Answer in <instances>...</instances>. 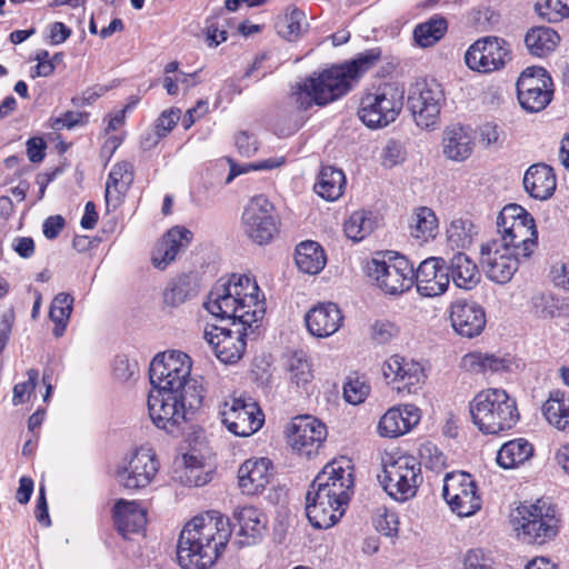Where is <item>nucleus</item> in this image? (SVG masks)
<instances>
[{
  "label": "nucleus",
  "mask_w": 569,
  "mask_h": 569,
  "mask_svg": "<svg viewBox=\"0 0 569 569\" xmlns=\"http://www.w3.org/2000/svg\"><path fill=\"white\" fill-rule=\"evenodd\" d=\"M417 291L423 297L442 295L450 282L445 259L430 257L423 260L413 271Z\"/></svg>",
  "instance_id": "obj_21"
},
{
  "label": "nucleus",
  "mask_w": 569,
  "mask_h": 569,
  "mask_svg": "<svg viewBox=\"0 0 569 569\" xmlns=\"http://www.w3.org/2000/svg\"><path fill=\"white\" fill-rule=\"evenodd\" d=\"M366 272L386 295H401L413 284V266L403 256L373 258L367 262Z\"/></svg>",
  "instance_id": "obj_12"
},
{
  "label": "nucleus",
  "mask_w": 569,
  "mask_h": 569,
  "mask_svg": "<svg viewBox=\"0 0 569 569\" xmlns=\"http://www.w3.org/2000/svg\"><path fill=\"white\" fill-rule=\"evenodd\" d=\"M231 536L230 520L211 510L191 519L181 530L177 559L182 569H208L224 550Z\"/></svg>",
  "instance_id": "obj_3"
},
{
  "label": "nucleus",
  "mask_w": 569,
  "mask_h": 569,
  "mask_svg": "<svg viewBox=\"0 0 569 569\" xmlns=\"http://www.w3.org/2000/svg\"><path fill=\"white\" fill-rule=\"evenodd\" d=\"M228 162L230 164V171L226 179V183H230L236 177L249 172L251 170H269L279 167L282 164V160L277 159H268L263 161H259L257 163H250L244 166H238L233 162V160L228 159Z\"/></svg>",
  "instance_id": "obj_50"
},
{
  "label": "nucleus",
  "mask_w": 569,
  "mask_h": 569,
  "mask_svg": "<svg viewBox=\"0 0 569 569\" xmlns=\"http://www.w3.org/2000/svg\"><path fill=\"white\" fill-rule=\"evenodd\" d=\"M379 57L380 52L372 49L360 53L350 62L332 66L298 83L291 97L301 109H308L312 104L326 106L345 96L351 89L352 82L371 68Z\"/></svg>",
  "instance_id": "obj_5"
},
{
  "label": "nucleus",
  "mask_w": 569,
  "mask_h": 569,
  "mask_svg": "<svg viewBox=\"0 0 569 569\" xmlns=\"http://www.w3.org/2000/svg\"><path fill=\"white\" fill-rule=\"evenodd\" d=\"M510 60L508 42L499 37H483L473 42L465 53L469 69L489 73L505 67Z\"/></svg>",
  "instance_id": "obj_16"
},
{
  "label": "nucleus",
  "mask_w": 569,
  "mask_h": 569,
  "mask_svg": "<svg viewBox=\"0 0 569 569\" xmlns=\"http://www.w3.org/2000/svg\"><path fill=\"white\" fill-rule=\"evenodd\" d=\"M438 233V219L435 212L420 207L413 211L410 221V234L420 243L433 239Z\"/></svg>",
  "instance_id": "obj_39"
},
{
  "label": "nucleus",
  "mask_w": 569,
  "mask_h": 569,
  "mask_svg": "<svg viewBox=\"0 0 569 569\" xmlns=\"http://www.w3.org/2000/svg\"><path fill=\"white\" fill-rule=\"evenodd\" d=\"M403 160L401 146L396 141H390L385 148L383 164L386 167H393Z\"/></svg>",
  "instance_id": "obj_63"
},
{
  "label": "nucleus",
  "mask_w": 569,
  "mask_h": 569,
  "mask_svg": "<svg viewBox=\"0 0 569 569\" xmlns=\"http://www.w3.org/2000/svg\"><path fill=\"white\" fill-rule=\"evenodd\" d=\"M533 456V446L523 438L510 440L501 446L497 462L503 469L516 468Z\"/></svg>",
  "instance_id": "obj_34"
},
{
  "label": "nucleus",
  "mask_w": 569,
  "mask_h": 569,
  "mask_svg": "<svg viewBox=\"0 0 569 569\" xmlns=\"http://www.w3.org/2000/svg\"><path fill=\"white\" fill-rule=\"evenodd\" d=\"M536 11L549 22H558L569 17V0H538Z\"/></svg>",
  "instance_id": "obj_48"
},
{
  "label": "nucleus",
  "mask_w": 569,
  "mask_h": 569,
  "mask_svg": "<svg viewBox=\"0 0 569 569\" xmlns=\"http://www.w3.org/2000/svg\"><path fill=\"white\" fill-rule=\"evenodd\" d=\"M204 308L220 319H231L236 330L211 326L203 331L222 363H236L246 350V329L263 318L264 301L259 299L257 282L246 274H232L228 282L217 283L208 295Z\"/></svg>",
  "instance_id": "obj_1"
},
{
  "label": "nucleus",
  "mask_w": 569,
  "mask_h": 569,
  "mask_svg": "<svg viewBox=\"0 0 569 569\" xmlns=\"http://www.w3.org/2000/svg\"><path fill=\"white\" fill-rule=\"evenodd\" d=\"M159 469L156 453L150 448L137 449L116 472L118 482L126 489L137 490L151 483Z\"/></svg>",
  "instance_id": "obj_17"
},
{
  "label": "nucleus",
  "mask_w": 569,
  "mask_h": 569,
  "mask_svg": "<svg viewBox=\"0 0 569 569\" xmlns=\"http://www.w3.org/2000/svg\"><path fill=\"white\" fill-rule=\"evenodd\" d=\"M385 491L397 501H407L422 482L420 463L412 456H401L383 465L380 479Z\"/></svg>",
  "instance_id": "obj_14"
},
{
  "label": "nucleus",
  "mask_w": 569,
  "mask_h": 569,
  "mask_svg": "<svg viewBox=\"0 0 569 569\" xmlns=\"http://www.w3.org/2000/svg\"><path fill=\"white\" fill-rule=\"evenodd\" d=\"M545 86H552V80L547 71L541 67H528L517 81V93L523 92L525 96H528V90Z\"/></svg>",
  "instance_id": "obj_46"
},
{
  "label": "nucleus",
  "mask_w": 569,
  "mask_h": 569,
  "mask_svg": "<svg viewBox=\"0 0 569 569\" xmlns=\"http://www.w3.org/2000/svg\"><path fill=\"white\" fill-rule=\"evenodd\" d=\"M552 86H545L541 88H535L533 90H528L525 96L523 92H519L518 100L520 106L529 111V112H539L543 110L552 99Z\"/></svg>",
  "instance_id": "obj_45"
},
{
  "label": "nucleus",
  "mask_w": 569,
  "mask_h": 569,
  "mask_svg": "<svg viewBox=\"0 0 569 569\" xmlns=\"http://www.w3.org/2000/svg\"><path fill=\"white\" fill-rule=\"evenodd\" d=\"M220 415L227 429L238 437L253 435L263 423V413L257 403L242 398L224 402Z\"/></svg>",
  "instance_id": "obj_18"
},
{
  "label": "nucleus",
  "mask_w": 569,
  "mask_h": 569,
  "mask_svg": "<svg viewBox=\"0 0 569 569\" xmlns=\"http://www.w3.org/2000/svg\"><path fill=\"white\" fill-rule=\"evenodd\" d=\"M177 256L178 253L174 249L161 239L153 251L152 262L157 268L163 269L168 263L173 261Z\"/></svg>",
  "instance_id": "obj_58"
},
{
  "label": "nucleus",
  "mask_w": 569,
  "mask_h": 569,
  "mask_svg": "<svg viewBox=\"0 0 569 569\" xmlns=\"http://www.w3.org/2000/svg\"><path fill=\"white\" fill-rule=\"evenodd\" d=\"M271 477V461L268 458L248 459L238 470L239 486L246 495L258 493Z\"/></svg>",
  "instance_id": "obj_27"
},
{
  "label": "nucleus",
  "mask_w": 569,
  "mask_h": 569,
  "mask_svg": "<svg viewBox=\"0 0 569 569\" xmlns=\"http://www.w3.org/2000/svg\"><path fill=\"white\" fill-rule=\"evenodd\" d=\"M191 358L177 350L157 355L150 363L149 376L151 385L160 391L186 393L187 387L196 385L199 395L204 397V387L198 378L191 377Z\"/></svg>",
  "instance_id": "obj_9"
},
{
  "label": "nucleus",
  "mask_w": 569,
  "mask_h": 569,
  "mask_svg": "<svg viewBox=\"0 0 569 569\" xmlns=\"http://www.w3.org/2000/svg\"><path fill=\"white\" fill-rule=\"evenodd\" d=\"M296 264L308 274L319 273L326 266V254L321 246L311 240L300 242L296 248Z\"/></svg>",
  "instance_id": "obj_33"
},
{
  "label": "nucleus",
  "mask_w": 569,
  "mask_h": 569,
  "mask_svg": "<svg viewBox=\"0 0 569 569\" xmlns=\"http://www.w3.org/2000/svg\"><path fill=\"white\" fill-rule=\"evenodd\" d=\"M512 365L509 358L481 352H471L462 358V366L476 373L509 371Z\"/></svg>",
  "instance_id": "obj_37"
},
{
  "label": "nucleus",
  "mask_w": 569,
  "mask_h": 569,
  "mask_svg": "<svg viewBox=\"0 0 569 569\" xmlns=\"http://www.w3.org/2000/svg\"><path fill=\"white\" fill-rule=\"evenodd\" d=\"M463 569H490L485 562L481 550H470L463 561Z\"/></svg>",
  "instance_id": "obj_64"
},
{
  "label": "nucleus",
  "mask_w": 569,
  "mask_h": 569,
  "mask_svg": "<svg viewBox=\"0 0 569 569\" xmlns=\"http://www.w3.org/2000/svg\"><path fill=\"white\" fill-rule=\"evenodd\" d=\"M449 278L460 289L471 290L480 281L477 264L463 252H457L447 266Z\"/></svg>",
  "instance_id": "obj_30"
},
{
  "label": "nucleus",
  "mask_w": 569,
  "mask_h": 569,
  "mask_svg": "<svg viewBox=\"0 0 569 569\" xmlns=\"http://www.w3.org/2000/svg\"><path fill=\"white\" fill-rule=\"evenodd\" d=\"M352 488L353 478L348 461L327 463L306 495V513L310 523L318 529L336 525L345 513Z\"/></svg>",
  "instance_id": "obj_4"
},
{
  "label": "nucleus",
  "mask_w": 569,
  "mask_h": 569,
  "mask_svg": "<svg viewBox=\"0 0 569 569\" xmlns=\"http://www.w3.org/2000/svg\"><path fill=\"white\" fill-rule=\"evenodd\" d=\"M343 316L336 303H319L305 316L308 331L317 338H327L339 330Z\"/></svg>",
  "instance_id": "obj_24"
},
{
  "label": "nucleus",
  "mask_w": 569,
  "mask_h": 569,
  "mask_svg": "<svg viewBox=\"0 0 569 569\" xmlns=\"http://www.w3.org/2000/svg\"><path fill=\"white\" fill-rule=\"evenodd\" d=\"M73 297L66 292H60L53 298L49 317L56 325L53 328L54 337L59 338L63 335L73 309Z\"/></svg>",
  "instance_id": "obj_41"
},
{
  "label": "nucleus",
  "mask_w": 569,
  "mask_h": 569,
  "mask_svg": "<svg viewBox=\"0 0 569 569\" xmlns=\"http://www.w3.org/2000/svg\"><path fill=\"white\" fill-rule=\"evenodd\" d=\"M28 380L21 383H17L13 387V397L12 402L14 406H18L20 403H23L28 396L34 390L39 372L37 369H29L28 372Z\"/></svg>",
  "instance_id": "obj_54"
},
{
  "label": "nucleus",
  "mask_w": 569,
  "mask_h": 569,
  "mask_svg": "<svg viewBox=\"0 0 569 569\" xmlns=\"http://www.w3.org/2000/svg\"><path fill=\"white\" fill-rule=\"evenodd\" d=\"M84 114L78 111H67L61 117L51 120V128L53 130H62L64 128L71 129L81 123Z\"/></svg>",
  "instance_id": "obj_61"
},
{
  "label": "nucleus",
  "mask_w": 569,
  "mask_h": 569,
  "mask_svg": "<svg viewBox=\"0 0 569 569\" xmlns=\"http://www.w3.org/2000/svg\"><path fill=\"white\" fill-rule=\"evenodd\" d=\"M445 102L442 87L435 80L419 79L408 90V109L421 129L433 130L439 126Z\"/></svg>",
  "instance_id": "obj_11"
},
{
  "label": "nucleus",
  "mask_w": 569,
  "mask_h": 569,
  "mask_svg": "<svg viewBox=\"0 0 569 569\" xmlns=\"http://www.w3.org/2000/svg\"><path fill=\"white\" fill-rule=\"evenodd\" d=\"M442 496L459 517H470L481 508L477 485L471 475L465 471H453L445 476Z\"/></svg>",
  "instance_id": "obj_15"
},
{
  "label": "nucleus",
  "mask_w": 569,
  "mask_h": 569,
  "mask_svg": "<svg viewBox=\"0 0 569 569\" xmlns=\"http://www.w3.org/2000/svg\"><path fill=\"white\" fill-rule=\"evenodd\" d=\"M286 432L291 448L306 457L316 453L327 438L326 426L312 416L295 417Z\"/></svg>",
  "instance_id": "obj_19"
},
{
  "label": "nucleus",
  "mask_w": 569,
  "mask_h": 569,
  "mask_svg": "<svg viewBox=\"0 0 569 569\" xmlns=\"http://www.w3.org/2000/svg\"><path fill=\"white\" fill-rule=\"evenodd\" d=\"M420 409L413 405L390 408L379 420L378 432L382 437L397 438L409 432L420 421Z\"/></svg>",
  "instance_id": "obj_23"
},
{
  "label": "nucleus",
  "mask_w": 569,
  "mask_h": 569,
  "mask_svg": "<svg viewBox=\"0 0 569 569\" xmlns=\"http://www.w3.org/2000/svg\"><path fill=\"white\" fill-rule=\"evenodd\" d=\"M241 226L244 236L256 244L270 243L279 233L280 221L274 206L264 196L253 197L246 206Z\"/></svg>",
  "instance_id": "obj_13"
},
{
  "label": "nucleus",
  "mask_w": 569,
  "mask_h": 569,
  "mask_svg": "<svg viewBox=\"0 0 569 569\" xmlns=\"http://www.w3.org/2000/svg\"><path fill=\"white\" fill-rule=\"evenodd\" d=\"M447 30V21L443 18L430 19L415 28L413 37L416 42L428 48L438 42Z\"/></svg>",
  "instance_id": "obj_44"
},
{
  "label": "nucleus",
  "mask_w": 569,
  "mask_h": 569,
  "mask_svg": "<svg viewBox=\"0 0 569 569\" xmlns=\"http://www.w3.org/2000/svg\"><path fill=\"white\" fill-rule=\"evenodd\" d=\"M499 238L481 244L480 264L487 277L507 283L518 269L519 258H528L537 246L533 218L519 204L510 203L497 217Z\"/></svg>",
  "instance_id": "obj_2"
},
{
  "label": "nucleus",
  "mask_w": 569,
  "mask_h": 569,
  "mask_svg": "<svg viewBox=\"0 0 569 569\" xmlns=\"http://www.w3.org/2000/svg\"><path fill=\"white\" fill-rule=\"evenodd\" d=\"M346 177L342 170L331 166L323 167L315 184V191L328 201L338 200L345 190Z\"/></svg>",
  "instance_id": "obj_35"
},
{
  "label": "nucleus",
  "mask_w": 569,
  "mask_h": 569,
  "mask_svg": "<svg viewBox=\"0 0 569 569\" xmlns=\"http://www.w3.org/2000/svg\"><path fill=\"white\" fill-rule=\"evenodd\" d=\"M559 34L548 27H536L530 29L525 43L528 51L536 57L542 58L551 53L559 44Z\"/></svg>",
  "instance_id": "obj_36"
},
{
  "label": "nucleus",
  "mask_w": 569,
  "mask_h": 569,
  "mask_svg": "<svg viewBox=\"0 0 569 569\" xmlns=\"http://www.w3.org/2000/svg\"><path fill=\"white\" fill-rule=\"evenodd\" d=\"M232 518L239 526L241 546L256 545L262 539L267 529V518L261 510L253 506H239L234 508Z\"/></svg>",
  "instance_id": "obj_25"
},
{
  "label": "nucleus",
  "mask_w": 569,
  "mask_h": 569,
  "mask_svg": "<svg viewBox=\"0 0 569 569\" xmlns=\"http://www.w3.org/2000/svg\"><path fill=\"white\" fill-rule=\"evenodd\" d=\"M138 371V363L130 361L126 356H118L113 365V375L120 381H128Z\"/></svg>",
  "instance_id": "obj_55"
},
{
  "label": "nucleus",
  "mask_w": 569,
  "mask_h": 569,
  "mask_svg": "<svg viewBox=\"0 0 569 569\" xmlns=\"http://www.w3.org/2000/svg\"><path fill=\"white\" fill-rule=\"evenodd\" d=\"M308 28L305 13L296 7H290L276 22L280 37L289 41L297 40Z\"/></svg>",
  "instance_id": "obj_40"
},
{
  "label": "nucleus",
  "mask_w": 569,
  "mask_h": 569,
  "mask_svg": "<svg viewBox=\"0 0 569 569\" xmlns=\"http://www.w3.org/2000/svg\"><path fill=\"white\" fill-rule=\"evenodd\" d=\"M376 528L387 537H396L399 530L398 516L395 512L385 511L377 518Z\"/></svg>",
  "instance_id": "obj_56"
},
{
  "label": "nucleus",
  "mask_w": 569,
  "mask_h": 569,
  "mask_svg": "<svg viewBox=\"0 0 569 569\" xmlns=\"http://www.w3.org/2000/svg\"><path fill=\"white\" fill-rule=\"evenodd\" d=\"M556 186V176L552 168L547 164H532L525 173L523 187L535 199H549L553 194Z\"/></svg>",
  "instance_id": "obj_29"
},
{
  "label": "nucleus",
  "mask_w": 569,
  "mask_h": 569,
  "mask_svg": "<svg viewBox=\"0 0 569 569\" xmlns=\"http://www.w3.org/2000/svg\"><path fill=\"white\" fill-rule=\"evenodd\" d=\"M383 377L390 382H396V389L415 393L425 382L426 375L422 366L409 358L399 355L391 356L382 365Z\"/></svg>",
  "instance_id": "obj_20"
},
{
  "label": "nucleus",
  "mask_w": 569,
  "mask_h": 569,
  "mask_svg": "<svg viewBox=\"0 0 569 569\" xmlns=\"http://www.w3.org/2000/svg\"><path fill=\"white\" fill-rule=\"evenodd\" d=\"M117 529L123 537L142 531L147 523V511L136 501L120 499L113 508Z\"/></svg>",
  "instance_id": "obj_28"
},
{
  "label": "nucleus",
  "mask_w": 569,
  "mask_h": 569,
  "mask_svg": "<svg viewBox=\"0 0 569 569\" xmlns=\"http://www.w3.org/2000/svg\"><path fill=\"white\" fill-rule=\"evenodd\" d=\"M450 322L459 336L473 338L486 327V312L476 302L457 301L450 308Z\"/></svg>",
  "instance_id": "obj_22"
},
{
  "label": "nucleus",
  "mask_w": 569,
  "mask_h": 569,
  "mask_svg": "<svg viewBox=\"0 0 569 569\" xmlns=\"http://www.w3.org/2000/svg\"><path fill=\"white\" fill-rule=\"evenodd\" d=\"M133 182V166L128 161H121L116 163L108 177L104 198L107 206L112 200L116 202L120 201L121 194H123Z\"/></svg>",
  "instance_id": "obj_32"
},
{
  "label": "nucleus",
  "mask_w": 569,
  "mask_h": 569,
  "mask_svg": "<svg viewBox=\"0 0 569 569\" xmlns=\"http://www.w3.org/2000/svg\"><path fill=\"white\" fill-rule=\"evenodd\" d=\"M447 240L453 248H468L477 234L476 226L467 219H453L447 228Z\"/></svg>",
  "instance_id": "obj_42"
},
{
  "label": "nucleus",
  "mask_w": 569,
  "mask_h": 569,
  "mask_svg": "<svg viewBox=\"0 0 569 569\" xmlns=\"http://www.w3.org/2000/svg\"><path fill=\"white\" fill-rule=\"evenodd\" d=\"M547 421L560 431L569 433V395L556 390L542 406Z\"/></svg>",
  "instance_id": "obj_31"
},
{
  "label": "nucleus",
  "mask_w": 569,
  "mask_h": 569,
  "mask_svg": "<svg viewBox=\"0 0 569 569\" xmlns=\"http://www.w3.org/2000/svg\"><path fill=\"white\" fill-rule=\"evenodd\" d=\"M403 89L393 83H385L375 92L362 97L358 116L371 129L383 128L393 122L403 106Z\"/></svg>",
  "instance_id": "obj_10"
},
{
  "label": "nucleus",
  "mask_w": 569,
  "mask_h": 569,
  "mask_svg": "<svg viewBox=\"0 0 569 569\" xmlns=\"http://www.w3.org/2000/svg\"><path fill=\"white\" fill-rule=\"evenodd\" d=\"M236 147L240 154L251 157L258 151L256 137L247 131L239 132L234 138Z\"/></svg>",
  "instance_id": "obj_59"
},
{
  "label": "nucleus",
  "mask_w": 569,
  "mask_h": 569,
  "mask_svg": "<svg viewBox=\"0 0 569 569\" xmlns=\"http://www.w3.org/2000/svg\"><path fill=\"white\" fill-rule=\"evenodd\" d=\"M442 152L449 160L462 162L468 159L475 148V140L469 127L459 123L445 128L442 132Z\"/></svg>",
  "instance_id": "obj_26"
},
{
  "label": "nucleus",
  "mask_w": 569,
  "mask_h": 569,
  "mask_svg": "<svg viewBox=\"0 0 569 569\" xmlns=\"http://www.w3.org/2000/svg\"><path fill=\"white\" fill-rule=\"evenodd\" d=\"M398 333V327L389 320H376L370 327L371 339L378 345L390 342Z\"/></svg>",
  "instance_id": "obj_52"
},
{
  "label": "nucleus",
  "mask_w": 569,
  "mask_h": 569,
  "mask_svg": "<svg viewBox=\"0 0 569 569\" xmlns=\"http://www.w3.org/2000/svg\"><path fill=\"white\" fill-rule=\"evenodd\" d=\"M511 523L520 540L542 546L559 533L561 517L555 505L546 499L521 503L511 516Z\"/></svg>",
  "instance_id": "obj_8"
},
{
  "label": "nucleus",
  "mask_w": 569,
  "mask_h": 569,
  "mask_svg": "<svg viewBox=\"0 0 569 569\" xmlns=\"http://www.w3.org/2000/svg\"><path fill=\"white\" fill-rule=\"evenodd\" d=\"M536 309L542 318L559 317L558 298L552 295H542L537 298Z\"/></svg>",
  "instance_id": "obj_60"
},
{
  "label": "nucleus",
  "mask_w": 569,
  "mask_h": 569,
  "mask_svg": "<svg viewBox=\"0 0 569 569\" xmlns=\"http://www.w3.org/2000/svg\"><path fill=\"white\" fill-rule=\"evenodd\" d=\"M346 236L357 242L373 231V220L370 212L358 210L350 214L343 224Z\"/></svg>",
  "instance_id": "obj_43"
},
{
  "label": "nucleus",
  "mask_w": 569,
  "mask_h": 569,
  "mask_svg": "<svg viewBox=\"0 0 569 569\" xmlns=\"http://www.w3.org/2000/svg\"><path fill=\"white\" fill-rule=\"evenodd\" d=\"M196 385L187 387L186 393L151 391L148 397V409L153 423L168 433H177L181 426L191 420L200 409L203 398Z\"/></svg>",
  "instance_id": "obj_7"
},
{
  "label": "nucleus",
  "mask_w": 569,
  "mask_h": 569,
  "mask_svg": "<svg viewBox=\"0 0 569 569\" xmlns=\"http://www.w3.org/2000/svg\"><path fill=\"white\" fill-rule=\"evenodd\" d=\"M46 142L40 137H33L27 141V154L31 162H41L44 158Z\"/></svg>",
  "instance_id": "obj_62"
},
{
  "label": "nucleus",
  "mask_w": 569,
  "mask_h": 569,
  "mask_svg": "<svg viewBox=\"0 0 569 569\" xmlns=\"http://www.w3.org/2000/svg\"><path fill=\"white\" fill-rule=\"evenodd\" d=\"M370 392L369 385L361 378H349L343 386V397L351 405H359L365 401Z\"/></svg>",
  "instance_id": "obj_49"
},
{
  "label": "nucleus",
  "mask_w": 569,
  "mask_h": 569,
  "mask_svg": "<svg viewBox=\"0 0 569 569\" xmlns=\"http://www.w3.org/2000/svg\"><path fill=\"white\" fill-rule=\"evenodd\" d=\"M198 290L199 287L193 276L181 274L168 284L163 292V301L169 307H179L196 297Z\"/></svg>",
  "instance_id": "obj_38"
},
{
  "label": "nucleus",
  "mask_w": 569,
  "mask_h": 569,
  "mask_svg": "<svg viewBox=\"0 0 569 569\" xmlns=\"http://www.w3.org/2000/svg\"><path fill=\"white\" fill-rule=\"evenodd\" d=\"M192 239V232L184 227L171 228L162 238L177 253L187 249Z\"/></svg>",
  "instance_id": "obj_53"
},
{
  "label": "nucleus",
  "mask_w": 569,
  "mask_h": 569,
  "mask_svg": "<svg viewBox=\"0 0 569 569\" xmlns=\"http://www.w3.org/2000/svg\"><path fill=\"white\" fill-rule=\"evenodd\" d=\"M472 422L485 435H499L511 430L520 419L517 402L506 390L488 388L470 401Z\"/></svg>",
  "instance_id": "obj_6"
},
{
  "label": "nucleus",
  "mask_w": 569,
  "mask_h": 569,
  "mask_svg": "<svg viewBox=\"0 0 569 569\" xmlns=\"http://www.w3.org/2000/svg\"><path fill=\"white\" fill-rule=\"evenodd\" d=\"M419 455L425 466L431 470H441L446 466L445 455L431 442L422 443Z\"/></svg>",
  "instance_id": "obj_51"
},
{
  "label": "nucleus",
  "mask_w": 569,
  "mask_h": 569,
  "mask_svg": "<svg viewBox=\"0 0 569 569\" xmlns=\"http://www.w3.org/2000/svg\"><path fill=\"white\" fill-rule=\"evenodd\" d=\"M180 116L181 111L179 109L164 110L157 119L154 128L160 136L166 137L178 123Z\"/></svg>",
  "instance_id": "obj_57"
},
{
  "label": "nucleus",
  "mask_w": 569,
  "mask_h": 569,
  "mask_svg": "<svg viewBox=\"0 0 569 569\" xmlns=\"http://www.w3.org/2000/svg\"><path fill=\"white\" fill-rule=\"evenodd\" d=\"M288 369L291 381L298 387L308 385L313 378L311 365L303 351H296L289 358Z\"/></svg>",
  "instance_id": "obj_47"
}]
</instances>
